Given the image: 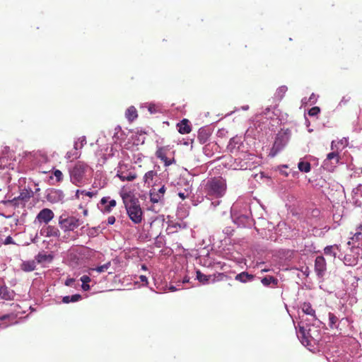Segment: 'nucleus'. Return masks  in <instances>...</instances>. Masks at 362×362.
Listing matches in <instances>:
<instances>
[{"label":"nucleus","mask_w":362,"mask_h":362,"mask_svg":"<svg viewBox=\"0 0 362 362\" xmlns=\"http://www.w3.org/2000/svg\"><path fill=\"white\" fill-rule=\"evenodd\" d=\"M255 276L252 274H250L246 272H243L238 274H237L235 277V279L239 281L242 283H246L247 281H252Z\"/></svg>","instance_id":"21"},{"label":"nucleus","mask_w":362,"mask_h":362,"mask_svg":"<svg viewBox=\"0 0 362 362\" xmlns=\"http://www.w3.org/2000/svg\"><path fill=\"white\" fill-rule=\"evenodd\" d=\"M120 195L129 218L134 223H140L143 219V211L139 201L133 198L130 193L124 191L121 192Z\"/></svg>","instance_id":"2"},{"label":"nucleus","mask_w":362,"mask_h":362,"mask_svg":"<svg viewBox=\"0 0 362 362\" xmlns=\"http://www.w3.org/2000/svg\"><path fill=\"white\" fill-rule=\"evenodd\" d=\"M334 249H337V250H339V246L337 245L327 246L324 249V253L326 255H331V256H333L334 257H335L336 253L333 251Z\"/></svg>","instance_id":"30"},{"label":"nucleus","mask_w":362,"mask_h":362,"mask_svg":"<svg viewBox=\"0 0 362 362\" xmlns=\"http://www.w3.org/2000/svg\"><path fill=\"white\" fill-rule=\"evenodd\" d=\"M74 282V279H67L65 281V285L68 286H71Z\"/></svg>","instance_id":"46"},{"label":"nucleus","mask_w":362,"mask_h":362,"mask_svg":"<svg viewBox=\"0 0 362 362\" xmlns=\"http://www.w3.org/2000/svg\"><path fill=\"white\" fill-rule=\"evenodd\" d=\"M81 281L83 284H88L90 281V278L87 275H83L81 277Z\"/></svg>","instance_id":"43"},{"label":"nucleus","mask_w":362,"mask_h":362,"mask_svg":"<svg viewBox=\"0 0 362 362\" xmlns=\"http://www.w3.org/2000/svg\"><path fill=\"white\" fill-rule=\"evenodd\" d=\"M33 196V192L31 189H23L18 197L6 201L5 203L15 207H23Z\"/></svg>","instance_id":"6"},{"label":"nucleus","mask_w":362,"mask_h":362,"mask_svg":"<svg viewBox=\"0 0 362 362\" xmlns=\"http://www.w3.org/2000/svg\"><path fill=\"white\" fill-rule=\"evenodd\" d=\"M16 296V293L13 290L10 289L6 286H0V298L5 300H13Z\"/></svg>","instance_id":"15"},{"label":"nucleus","mask_w":362,"mask_h":362,"mask_svg":"<svg viewBox=\"0 0 362 362\" xmlns=\"http://www.w3.org/2000/svg\"><path fill=\"white\" fill-rule=\"evenodd\" d=\"M327 270V264L325 259L322 256H317L315 261V272L320 278L324 276Z\"/></svg>","instance_id":"11"},{"label":"nucleus","mask_w":362,"mask_h":362,"mask_svg":"<svg viewBox=\"0 0 362 362\" xmlns=\"http://www.w3.org/2000/svg\"><path fill=\"white\" fill-rule=\"evenodd\" d=\"M340 160V156L337 152H331L327 154L323 161V167L329 171H333Z\"/></svg>","instance_id":"9"},{"label":"nucleus","mask_w":362,"mask_h":362,"mask_svg":"<svg viewBox=\"0 0 362 362\" xmlns=\"http://www.w3.org/2000/svg\"><path fill=\"white\" fill-rule=\"evenodd\" d=\"M320 107L315 106L309 110L308 115L310 116H316L320 113Z\"/></svg>","instance_id":"36"},{"label":"nucleus","mask_w":362,"mask_h":362,"mask_svg":"<svg viewBox=\"0 0 362 362\" xmlns=\"http://www.w3.org/2000/svg\"><path fill=\"white\" fill-rule=\"evenodd\" d=\"M82 288L84 291H88L90 289V286L88 284H82Z\"/></svg>","instance_id":"48"},{"label":"nucleus","mask_w":362,"mask_h":362,"mask_svg":"<svg viewBox=\"0 0 362 362\" xmlns=\"http://www.w3.org/2000/svg\"><path fill=\"white\" fill-rule=\"evenodd\" d=\"M82 223V221L76 216L62 214L59 217V226L64 232L62 241L69 242L75 240V236L71 235V232L78 228Z\"/></svg>","instance_id":"3"},{"label":"nucleus","mask_w":362,"mask_h":362,"mask_svg":"<svg viewBox=\"0 0 362 362\" xmlns=\"http://www.w3.org/2000/svg\"><path fill=\"white\" fill-rule=\"evenodd\" d=\"M14 244L13 240L11 236H7L4 241V245Z\"/></svg>","instance_id":"42"},{"label":"nucleus","mask_w":362,"mask_h":362,"mask_svg":"<svg viewBox=\"0 0 362 362\" xmlns=\"http://www.w3.org/2000/svg\"><path fill=\"white\" fill-rule=\"evenodd\" d=\"M110 265V262H108L102 266L98 267L95 270H96L99 273L104 272L108 269Z\"/></svg>","instance_id":"39"},{"label":"nucleus","mask_w":362,"mask_h":362,"mask_svg":"<svg viewBox=\"0 0 362 362\" xmlns=\"http://www.w3.org/2000/svg\"><path fill=\"white\" fill-rule=\"evenodd\" d=\"M210 135L211 134L208 129L200 128L198 131L197 138L201 144H204L208 141Z\"/></svg>","instance_id":"19"},{"label":"nucleus","mask_w":362,"mask_h":362,"mask_svg":"<svg viewBox=\"0 0 362 362\" xmlns=\"http://www.w3.org/2000/svg\"><path fill=\"white\" fill-rule=\"evenodd\" d=\"M81 298V296L80 294H74L71 296H64L62 298V302L64 303H69L71 302H76L78 301Z\"/></svg>","instance_id":"29"},{"label":"nucleus","mask_w":362,"mask_h":362,"mask_svg":"<svg viewBox=\"0 0 362 362\" xmlns=\"http://www.w3.org/2000/svg\"><path fill=\"white\" fill-rule=\"evenodd\" d=\"M78 148V143L76 142L74 144V152H72V151L68 152L67 154H66V158L68 159H71V158L76 159V158H78L80 156V155L77 152Z\"/></svg>","instance_id":"32"},{"label":"nucleus","mask_w":362,"mask_h":362,"mask_svg":"<svg viewBox=\"0 0 362 362\" xmlns=\"http://www.w3.org/2000/svg\"><path fill=\"white\" fill-rule=\"evenodd\" d=\"M53 255H47L44 252H39L35 256V260L37 263L41 264L44 262H51L53 260Z\"/></svg>","instance_id":"20"},{"label":"nucleus","mask_w":362,"mask_h":362,"mask_svg":"<svg viewBox=\"0 0 362 362\" xmlns=\"http://www.w3.org/2000/svg\"><path fill=\"white\" fill-rule=\"evenodd\" d=\"M125 116L129 122H132L138 117L136 109L134 106H130L125 112Z\"/></svg>","instance_id":"22"},{"label":"nucleus","mask_w":362,"mask_h":362,"mask_svg":"<svg viewBox=\"0 0 362 362\" xmlns=\"http://www.w3.org/2000/svg\"><path fill=\"white\" fill-rule=\"evenodd\" d=\"M8 158L6 157L0 158V167L2 168H11L13 169V167L11 166V163L7 165Z\"/></svg>","instance_id":"35"},{"label":"nucleus","mask_w":362,"mask_h":362,"mask_svg":"<svg viewBox=\"0 0 362 362\" xmlns=\"http://www.w3.org/2000/svg\"><path fill=\"white\" fill-rule=\"evenodd\" d=\"M174 151H170L168 146L158 147L156 151V156L164 163L165 166H169L175 163Z\"/></svg>","instance_id":"7"},{"label":"nucleus","mask_w":362,"mask_h":362,"mask_svg":"<svg viewBox=\"0 0 362 362\" xmlns=\"http://www.w3.org/2000/svg\"><path fill=\"white\" fill-rule=\"evenodd\" d=\"M353 192L354 195L362 197V185H358L354 190Z\"/></svg>","instance_id":"40"},{"label":"nucleus","mask_w":362,"mask_h":362,"mask_svg":"<svg viewBox=\"0 0 362 362\" xmlns=\"http://www.w3.org/2000/svg\"><path fill=\"white\" fill-rule=\"evenodd\" d=\"M302 310L304 313L313 317L314 319H316L315 311L313 309L310 303H304L302 305Z\"/></svg>","instance_id":"25"},{"label":"nucleus","mask_w":362,"mask_h":362,"mask_svg":"<svg viewBox=\"0 0 362 362\" xmlns=\"http://www.w3.org/2000/svg\"><path fill=\"white\" fill-rule=\"evenodd\" d=\"M83 195H86V196H88L90 197H92L93 195V192H86L85 191V193L83 194Z\"/></svg>","instance_id":"49"},{"label":"nucleus","mask_w":362,"mask_h":362,"mask_svg":"<svg viewBox=\"0 0 362 362\" xmlns=\"http://www.w3.org/2000/svg\"><path fill=\"white\" fill-rule=\"evenodd\" d=\"M204 189L207 195L221 198L226 192V180L222 177H211L207 181Z\"/></svg>","instance_id":"4"},{"label":"nucleus","mask_w":362,"mask_h":362,"mask_svg":"<svg viewBox=\"0 0 362 362\" xmlns=\"http://www.w3.org/2000/svg\"><path fill=\"white\" fill-rule=\"evenodd\" d=\"M54 175L55 176L57 182H61L63 180V174L61 170H55L54 171Z\"/></svg>","instance_id":"38"},{"label":"nucleus","mask_w":362,"mask_h":362,"mask_svg":"<svg viewBox=\"0 0 362 362\" xmlns=\"http://www.w3.org/2000/svg\"><path fill=\"white\" fill-rule=\"evenodd\" d=\"M170 289L171 291H175V287H174V286H171V287L170 288Z\"/></svg>","instance_id":"56"},{"label":"nucleus","mask_w":362,"mask_h":362,"mask_svg":"<svg viewBox=\"0 0 362 362\" xmlns=\"http://www.w3.org/2000/svg\"><path fill=\"white\" fill-rule=\"evenodd\" d=\"M329 326L331 328H333L337 322L338 321V317L333 313H329Z\"/></svg>","instance_id":"34"},{"label":"nucleus","mask_w":362,"mask_h":362,"mask_svg":"<svg viewBox=\"0 0 362 362\" xmlns=\"http://www.w3.org/2000/svg\"><path fill=\"white\" fill-rule=\"evenodd\" d=\"M117 176L122 181H132L137 177L136 173L131 166L122 163L119 164Z\"/></svg>","instance_id":"8"},{"label":"nucleus","mask_w":362,"mask_h":362,"mask_svg":"<svg viewBox=\"0 0 362 362\" xmlns=\"http://www.w3.org/2000/svg\"><path fill=\"white\" fill-rule=\"evenodd\" d=\"M286 145L285 138L284 136H277L271 149L269 155L274 157Z\"/></svg>","instance_id":"13"},{"label":"nucleus","mask_w":362,"mask_h":362,"mask_svg":"<svg viewBox=\"0 0 362 362\" xmlns=\"http://www.w3.org/2000/svg\"><path fill=\"white\" fill-rule=\"evenodd\" d=\"M139 279L141 280V281L144 284H147L148 283V279H147V277L144 275H141L139 276Z\"/></svg>","instance_id":"45"},{"label":"nucleus","mask_w":362,"mask_h":362,"mask_svg":"<svg viewBox=\"0 0 362 362\" xmlns=\"http://www.w3.org/2000/svg\"><path fill=\"white\" fill-rule=\"evenodd\" d=\"M110 197H103L98 204V208L103 213H110L113 206V199L109 200Z\"/></svg>","instance_id":"17"},{"label":"nucleus","mask_w":362,"mask_h":362,"mask_svg":"<svg viewBox=\"0 0 362 362\" xmlns=\"http://www.w3.org/2000/svg\"><path fill=\"white\" fill-rule=\"evenodd\" d=\"M46 198L48 202L56 204L63 201L64 194L60 189H51L49 190Z\"/></svg>","instance_id":"12"},{"label":"nucleus","mask_w":362,"mask_h":362,"mask_svg":"<svg viewBox=\"0 0 362 362\" xmlns=\"http://www.w3.org/2000/svg\"><path fill=\"white\" fill-rule=\"evenodd\" d=\"M228 278V276L223 273H217L211 276V281L215 283L216 281H224Z\"/></svg>","instance_id":"31"},{"label":"nucleus","mask_w":362,"mask_h":362,"mask_svg":"<svg viewBox=\"0 0 362 362\" xmlns=\"http://www.w3.org/2000/svg\"><path fill=\"white\" fill-rule=\"evenodd\" d=\"M142 269H146V266L145 265H142Z\"/></svg>","instance_id":"57"},{"label":"nucleus","mask_w":362,"mask_h":362,"mask_svg":"<svg viewBox=\"0 0 362 362\" xmlns=\"http://www.w3.org/2000/svg\"><path fill=\"white\" fill-rule=\"evenodd\" d=\"M179 197H181L182 199H185V194L183 192H180L178 194Z\"/></svg>","instance_id":"52"},{"label":"nucleus","mask_w":362,"mask_h":362,"mask_svg":"<svg viewBox=\"0 0 362 362\" xmlns=\"http://www.w3.org/2000/svg\"><path fill=\"white\" fill-rule=\"evenodd\" d=\"M165 192V186H162L157 192H156V189H151L150 192L151 202L155 204L163 200Z\"/></svg>","instance_id":"16"},{"label":"nucleus","mask_w":362,"mask_h":362,"mask_svg":"<svg viewBox=\"0 0 362 362\" xmlns=\"http://www.w3.org/2000/svg\"><path fill=\"white\" fill-rule=\"evenodd\" d=\"M157 176V172L155 170H149L145 173L144 176V182L146 184L150 185L153 180L154 177Z\"/></svg>","instance_id":"26"},{"label":"nucleus","mask_w":362,"mask_h":362,"mask_svg":"<svg viewBox=\"0 0 362 362\" xmlns=\"http://www.w3.org/2000/svg\"><path fill=\"white\" fill-rule=\"evenodd\" d=\"M311 332V329H306L304 327H300L297 332V336L298 339L300 340L301 343L305 346H313V342L315 344V342L318 341V330H314V332H317V334L315 335L313 334Z\"/></svg>","instance_id":"5"},{"label":"nucleus","mask_w":362,"mask_h":362,"mask_svg":"<svg viewBox=\"0 0 362 362\" xmlns=\"http://www.w3.org/2000/svg\"><path fill=\"white\" fill-rule=\"evenodd\" d=\"M84 193H85V190H79V189L76 190V198L78 199L80 197V194L83 195Z\"/></svg>","instance_id":"47"},{"label":"nucleus","mask_w":362,"mask_h":362,"mask_svg":"<svg viewBox=\"0 0 362 362\" xmlns=\"http://www.w3.org/2000/svg\"><path fill=\"white\" fill-rule=\"evenodd\" d=\"M298 168L300 171L303 173H308L311 169L310 163L309 162L303 160L298 163Z\"/></svg>","instance_id":"28"},{"label":"nucleus","mask_w":362,"mask_h":362,"mask_svg":"<svg viewBox=\"0 0 362 362\" xmlns=\"http://www.w3.org/2000/svg\"><path fill=\"white\" fill-rule=\"evenodd\" d=\"M78 142L80 143L79 148H82L84 144H86V136H81L78 139Z\"/></svg>","instance_id":"44"},{"label":"nucleus","mask_w":362,"mask_h":362,"mask_svg":"<svg viewBox=\"0 0 362 362\" xmlns=\"http://www.w3.org/2000/svg\"><path fill=\"white\" fill-rule=\"evenodd\" d=\"M42 235L48 238H58L59 240L62 241L61 233L59 230L54 226H47L45 228H43L41 230Z\"/></svg>","instance_id":"14"},{"label":"nucleus","mask_w":362,"mask_h":362,"mask_svg":"<svg viewBox=\"0 0 362 362\" xmlns=\"http://www.w3.org/2000/svg\"><path fill=\"white\" fill-rule=\"evenodd\" d=\"M21 268L23 271L26 272H33L36 268V263L35 260L25 261L21 264Z\"/></svg>","instance_id":"23"},{"label":"nucleus","mask_w":362,"mask_h":362,"mask_svg":"<svg viewBox=\"0 0 362 362\" xmlns=\"http://www.w3.org/2000/svg\"><path fill=\"white\" fill-rule=\"evenodd\" d=\"M343 262L346 265L352 266L356 264V260L351 255H346L344 257Z\"/></svg>","instance_id":"33"},{"label":"nucleus","mask_w":362,"mask_h":362,"mask_svg":"<svg viewBox=\"0 0 362 362\" xmlns=\"http://www.w3.org/2000/svg\"><path fill=\"white\" fill-rule=\"evenodd\" d=\"M286 90H287V88L286 86H281L279 88H278V90L276 91V94L278 95V96L280 98H281L284 96V95Z\"/></svg>","instance_id":"41"},{"label":"nucleus","mask_w":362,"mask_h":362,"mask_svg":"<svg viewBox=\"0 0 362 362\" xmlns=\"http://www.w3.org/2000/svg\"><path fill=\"white\" fill-rule=\"evenodd\" d=\"M54 217V212L48 208L42 209L37 214L35 221L39 224H48L49 221H51Z\"/></svg>","instance_id":"10"},{"label":"nucleus","mask_w":362,"mask_h":362,"mask_svg":"<svg viewBox=\"0 0 362 362\" xmlns=\"http://www.w3.org/2000/svg\"><path fill=\"white\" fill-rule=\"evenodd\" d=\"M107 221L110 224H113V216L109 217Z\"/></svg>","instance_id":"50"},{"label":"nucleus","mask_w":362,"mask_h":362,"mask_svg":"<svg viewBox=\"0 0 362 362\" xmlns=\"http://www.w3.org/2000/svg\"><path fill=\"white\" fill-rule=\"evenodd\" d=\"M154 107V105H149L148 110L152 113L153 112Z\"/></svg>","instance_id":"51"},{"label":"nucleus","mask_w":362,"mask_h":362,"mask_svg":"<svg viewBox=\"0 0 362 362\" xmlns=\"http://www.w3.org/2000/svg\"><path fill=\"white\" fill-rule=\"evenodd\" d=\"M70 181L76 186L81 187L90 182L93 169L83 161L76 162L69 170Z\"/></svg>","instance_id":"1"},{"label":"nucleus","mask_w":362,"mask_h":362,"mask_svg":"<svg viewBox=\"0 0 362 362\" xmlns=\"http://www.w3.org/2000/svg\"><path fill=\"white\" fill-rule=\"evenodd\" d=\"M268 271H269V269H262L261 272H268Z\"/></svg>","instance_id":"55"},{"label":"nucleus","mask_w":362,"mask_h":362,"mask_svg":"<svg viewBox=\"0 0 362 362\" xmlns=\"http://www.w3.org/2000/svg\"><path fill=\"white\" fill-rule=\"evenodd\" d=\"M178 132L182 134H189L192 129L187 119H183L177 124Z\"/></svg>","instance_id":"18"},{"label":"nucleus","mask_w":362,"mask_h":362,"mask_svg":"<svg viewBox=\"0 0 362 362\" xmlns=\"http://www.w3.org/2000/svg\"><path fill=\"white\" fill-rule=\"evenodd\" d=\"M261 282L265 286H269L271 284L274 286H277L279 281L274 276H267L262 279Z\"/></svg>","instance_id":"24"},{"label":"nucleus","mask_w":362,"mask_h":362,"mask_svg":"<svg viewBox=\"0 0 362 362\" xmlns=\"http://www.w3.org/2000/svg\"><path fill=\"white\" fill-rule=\"evenodd\" d=\"M8 317V315H4V316L1 317H0V320H4L7 319Z\"/></svg>","instance_id":"53"},{"label":"nucleus","mask_w":362,"mask_h":362,"mask_svg":"<svg viewBox=\"0 0 362 362\" xmlns=\"http://www.w3.org/2000/svg\"><path fill=\"white\" fill-rule=\"evenodd\" d=\"M189 281V278H187V276L184 278L183 279V283H186V282H188Z\"/></svg>","instance_id":"54"},{"label":"nucleus","mask_w":362,"mask_h":362,"mask_svg":"<svg viewBox=\"0 0 362 362\" xmlns=\"http://www.w3.org/2000/svg\"><path fill=\"white\" fill-rule=\"evenodd\" d=\"M197 279L203 284H206L211 279V276H207L202 273L199 270L197 271Z\"/></svg>","instance_id":"27"},{"label":"nucleus","mask_w":362,"mask_h":362,"mask_svg":"<svg viewBox=\"0 0 362 362\" xmlns=\"http://www.w3.org/2000/svg\"><path fill=\"white\" fill-rule=\"evenodd\" d=\"M351 100V97L349 96H344L342 98L341 101L339 103V106L343 107L346 106Z\"/></svg>","instance_id":"37"}]
</instances>
